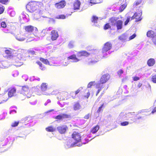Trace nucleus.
Masks as SVG:
<instances>
[{
  "label": "nucleus",
  "instance_id": "nucleus-1",
  "mask_svg": "<svg viewBox=\"0 0 156 156\" xmlns=\"http://www.w3.org/2000/svg\"><path fill=\"white\" fill-rule=\"evenodd\" d=\"M71 136L72 138L74 141L75 144L81 142L82 144H84L88 142L89 141L86 140L85 141H84L83 140H82V136L80 133L76 131L73 132L71 135Z\"/></svg>",
  "mask_w": 156,
  "mask_h": 156
},
{
  "label": "nucleus",
  "instance_id": "nucleus-2",
  "mask_svg": "<svg viewBox=\"0 0 156 156\" xmlns=\"http://www.w3.org/2000/svg\"><path fill=\"white\" fill-rule=\"evenodd\" d=\"M8 141L7 138L0 141V152H3L6 151L7 149L6 146L9 143V141Z\"/></svg>",
  "mask_w": 156,
  "mask_h": 156
},
{
  "label": "nucleus",
  "instance_id": "nucleus-3",
  "mask_svg": "<svg viewBox=\"0 0 156 156\" xmlns=\"http://www.w3.org/2000/svg\"><path fill=\"white\" fill-rule=\"evenodd\" d=\"M110 76L108 73H106L102 75L100 80V83L97 84H100L101 86L103 84L106 83L110 79Z\"/></svg>",
  "mask_w": 156,
  "mask_h": 156
},
{
  "label": "nucleus",
  "instance_id": "nucleus-4",
  "mask_svg": "<svg viewBox=\"0 0 156 156\" xmlns=\"http://www.w3.org/2000/svg\"><path fill=\"white\" fill-rule=\"evenodd\" d=\"M35 5V1H31L27 4L26 5V9L28 12H33L36 11Z\"/></svg>",
  "mask_w": 156,
  "mask_h": 156
},
{
  "label": "nucleus",
  "instance_id": "nucleus-5",
  "mask_svg": "<svg viewBox=\"0 0 156 156\" xmlns=\"http://www.w3.org/2000/svg\"><path fill=\"white\" fill-rule=\"evenodd\" d=\"M35 4L36 5H35L36 11L39 13H41L44 7L43 3L41 2L35 1Z\"/></svg>",
  "mask_w": 156,
  "mask_h": 156
},
{
  "label": "nucleus",
  "instance_id": "nucleus-6",
  "mask_svg": "<svg viewBox=\"0 0 156 156\" xmlns=\"http://www.w3.org/2000/svg\"><path fill=\"white\" fill-rule=\"evenodd\" d=\"M22 93L26 96L27 98L31 96V94L29 88L27 86H24L22 87Z\"/></svg>",
  "mask_w": 156,
  "mask_h": 156
},
{
  "label": "nucleus",
  "instance_id": "nucleus-7",
  "mask_svg": "<svg viewBox=\"0 0 156 156\" xmlns=\"http://www.w3.org/2000/svg\"><path fill=\"white\" fill-rule=\"evenodd\" d=\"M57 129L59 133L64 134L66 132L68 128L67 125H62L58 126Z\"/></svg>",
  "mask_w": 156,
  "mask_h": 156
},
{
  "label": "nucleus",
  "instance_id": "nucleus-8",
  "mask_svg": "<svg viewBox=\"0 0 156 156\" xmlns=\"http://www.w3.org/2000/svg\"><path fill=\"white\" fill-rule=\"evenodd\" d=\"M57 95L58 98L60 100H64L68 98V94L66 92L58 93Z\"/></svg>",
  "mask_w": 156,
  "mask_h": 156
},
{
  "label": "nucleus",
  "instance_id": "nucleus-9",
  "mask_svg": "<svg viewBox=\"0 0 156 156\" xmlns=\"http://www.w3.org/2000/svg\"><path fill=\"white\" fill-rule=\"evenodd\" d=\"M50 35L51 36V39L52 41L56 40L59 37L58 31L54 30L51 31Z\"/></svg>",
  "mask_w": 156,
  "mask_h": 156
},
{
  "label": "nucleus",
  "instance_id": "nucleus-10",
  "mask_svg": "<svg viewBox=\"0 0 156 156\" xmlns=\"http://www.w3.org/2000/svg\"><path fill=\"white\" fill-rule=\"evenodd\" d=\"M66 5V2L65 0H63L56 3L55 4V7L58 9H61L64 8Z\"/></svg>",
  "mask_w": 156,
  "mask_h": 156
},
{
  "label": "nucleus",
  "instance_id": "nucleus-11",
  "mask_svg": "<svg viewBox=\"0 0 156 156\" xmlns=\"http://www.w3.org/2000/svg\"><path fill=\"white\" fill-rule=\"evenodd\" d=\"M135 22H138L141 21L142 19L141 16L142 15V12L141 9H140V10H139L138 12L137 11L135 13Z\"/></svg>",
  "mask_w": 156,
  "mask_h": 156
},
{
  "label": "nucleus",
  "instance_id": "nucleus-12",
  "mask_svg": "<svg viewBox=\"0 0 156 156\" xmlns=\"http://www.w3.org/2000/svg\"><path fill=\"white\" fill-rule=\"evenodd\" d=\"M112 47V44L109 41L107 42L104 45L102 48L105 51H108L111 50Z\"/></svg>",
  "mask_w": 156,
  "mask_h": 156
},
{
  "label": "nucleus",
  "instance_id": "nucleus-13",
  "mask_svg": "<svg viewBox=\"0 0 156 156\" xmlns=\"http://www.w3.org/2000/svg\"><path fill=\"white\" fill-rule=\"evenodd\" d=\"M90 55V54L89 53L84 50L78 51L77 53V56L78 57L82 56L87 57Z\"/></svg>",
  "mask_w": 156,
  "mask_h": 156
},
{
  "label": "nucleus",
  "instance_id": "nucleus-14",
  "mask_svg": "<svg viewBox=\"0 0 156 156\" xmlns=\"http://www.w3.org/2000/svg\"><path fill=\"white\" fill-rule=\"evenodd\" d=\"M16 92V89L15 87H11L8 89V95L9 98L13 96Z\"/></svg>",
  "mask_w": 156,
  "mask_h": 156
},
{
  "label": "nucleus",
  "instance_id": "nucleus-15",
  "mask_svg": "<svg viewBox=\"0 0 156 156\" xmlns=\"http://www.w3.org/2000/svg\"><path fill=\"white\" fill-rule=\"evenodd\" d=\"M26 37L24 34L20 33L16 35V38L19 41H24L26 39Z\"/></svg>",
  "mask_w": 156,
  "mask_h": 156
},
{
  "label": "nucleus",
  "instance_id": "nucleus-16",
  "mask_svg": "<svg viewBox=\"0 0 156 156\" xmlns=\"http://www.w3.org/2000/svg\"><path fill=\"white\" fill-rule=\"evenodd\" d=\"M13 51V50L10 48L5 51V52L7 55L6 57L7 58H13V56L12 54Z\"/></svg>",
  "mask_w": 156,
  "mask_h": 156
},
{
  "label": "nucleus",
  "instance_id": "nucleus-17",
  "mask_svg": "<svg viewBox=\"0 0 156 156\" xmlns=\"http://www.w3.org/2000/svg\"><path fill=\"white\" fill-rule=\"evenodd\" d=\"M67 59L68 60H72L73 62H79L80 60L76 57L75 54L72 55L67 57Z\"/></svg>",
  "mask_w": 156,
  "mask_h": 156
},
{
  "label": "nucleus",
  "instance_id": "nucleus-18",
  "mask_svg": "<svg viewBox=\"0 0 156 156\" xmlns=\"http://www.w3.org/2000/svg\"><path fill=\"white\" fill-rule=\"evenodd\" d=\"M34 28L37 29L36 28L31 25L26 26L24 27V29L26 32L28 33H32L34 31Z\"/></svg>",
  "mask_w": 156,
  "mask_h": 156
},
{
  "label": "nucleus",
  "instance_id": "nucleus-19",
  "mask_svg": "<svg viewBox=\"0 0 156 156\" xmlns=\"http://www.w3.org/2000/svg\"><path fill=\"white\" fill-rule=\"evenodd\" d=\"M143 2H142V0H137L133 4V6L134 8H137L138 6L139 5V7L142 8Z\"/></svg>",
  "mask_w": 156,
  "mask_h": 156
},
{
  "label": "nucleus",
  "instance_id": "nucleus-20",
  "mask_svg": "<svg viewBox=\"0 0 156 156\" xmlns=\"http://www.w3.org/2000/svg\"><path fill=\"white\" fill-rule=\"evenodd\" d=\"M81 2L78 0H76L73 3V9L74 10H78L80 9Z\"/></svg>",
  "mask_w": 156,
  "mask_h": 156
},
{
  "label": "nucleus",
  "instance_id": "nucleus-21",
  "mask_svg": "<svg viewBox=\"0 0 156 156\" xmlns=\"http://www.w3.org/2000/svg\"><path fill=\"white\" fill-rule=\"evenodd\" d=\"M122 23L123 22L121 20H118L116 22L115 25L117 30H120L122 29Z\"/></svg>",
  "mask_w": 156,
  "mask_h": 156
},
{
  "label": "nucleus",
  "instance_id": "nucleus-22",
  "mask_svg": "<svg viewBox=\"0 0 156 156\" xmlns=\"http://www.w3.org/2000/svg\"><path fill=\"white\" fill-rule=\"evenodd\" d=\"M147 37L152 38H154L155 37H156V35L155 33L151 30H149L147 32Z\"/></svg>",
  "mask_w": 156,
  "mask_h": 156
},
{
  "label": "nucleus",
  "instance_id": "nucleus-23",
  "mask_svg": "<svg viewBox=\"0 0 156 156\" xmlns=\"http://www.w3.org/2000/svg\"><path fill=\"white\" fill-rule=\"evenodd\" d=\"M80 89H78L75 92H71L70 94V96L73 99H75L77 97L76 95L80 92Z\"/></svg>",
  "mask_w": 156,
  "mask_h": 156
},
{
  "label": "nucleus",
  "instance_id": "nucleus-24",
  "mask_svg": "<svg viewBox=\"0 0 156 156\" xmlns=\"http://www.w3.org/2000/svg\"><path fill=\"white\" fill-rule=\"evenodd\" d=\"M23 64L22 60L19 59L17 57L15 59V65L16 66H20Z\"/></svg>",
  "mask_w": 156,
  "mask_h": 156
},
{
  "label": "nucleus",
  "instance_id": "nucleus-25",
  "mask_svg": "<svg viewBox=\"0 0 156 156\" xmlns=\"http://www.w3.org/2000/svg\"><path fill=\"white\" fill-rule=\"evenodd\" d=\"M81 108V106L79 102H75L74 104L73 107V109L75 111L79 110Z\"/></svg>",
  "mask_w": 156,
  "mask_h": 156
},
{
  "label": "nucleus",
  "instance_id": "nucleus-26",
  "mask_svg": "<svg viewBox=\"0 0 156 156\" xmlns=\"http://www.w3.org/2000/svg\"><path fill=\"white\" fill-rule=\"evenodd\" d=\"M99 128V126L98 125H97L96 126H94L90 130V133L92 134H94L98 131Z\"/></svg>",
  "mask_w": 156,
  "mask_h": 156
},
{
  "label": "nucleus",
  "instance_id": "nucleus-27",
  "mask_svg": "<svg viewBox=\"0 0 156 156\" xmlns=\"http://www.w3.org/2000/svg\"><path fill=\"white\" fill-rule=\"evenodd\" d=\"M155 62V60L154 59L151 58L147 60V64L148 66H152L154 65Z\"/></svg>",
  "mask_w": 156,
  "mask_h": 156
},
{
  "label": "nucleus",
  "instance_id": "nucleus-28",
  "mask_svg": "<svg viewBox=\"0 0 156 156\" xmlns=\"http://www.w3.org/2000/svg\"><path fill=\"white\" fill-rule=\"evenodd\" d=\"M48 89V84L46 83H43L41 85V90L42 92L46 91Z\"/></svg>",
  "mask_w": 156,
  "mask_h": 156
},
{
  "label": "nucleus",
  "instance_id": "nucleus-29",
  "mask_svg": "<svg viewBox=\"0 0 156 156\" xmlns=\"http://www.w3.org/2000/svg\"><path fill=\"white\" fill-rule=\"evenodd\" d=\"M109 21L111 24L113 26L115 25L116 22L117 21L115 17H112L109 19Z\"/></svg>",
  "mask_w": 156,
  "mask_h": 156
},
{
  "label": "nucleus",
  "instance_id": "nucleus-30",
  "mask_svg": "<svg viewBox=\"0 0 156 156\" xmlns=\"http://www.w3.org/2000/svg\"><path fill=\"white\" fill-rule=\"evenodd\" d=\"M45 129L48 132H53L55 130V128L52 126H50L46 128Z\"/></svg>",
  "mask_w": 156,
  "mask_h": 156
},
{
  "label": "nucleus",
  "instance_id": "nucleus-31",
  "mask_svg": "<svg viewBox=\"0 0 156 156\" xmlns=\"http://www.w3.org/2000/svg\"><path fill=\"white\" fill-rule=\"evenodd\" d=\"M96 88H98V89L97 91L96 95L97 96L98 95V94L100 92V91L101 90L104 88V86L103 85H101V86L100 85V84H96Z\"/></svg>",
  "mask_w": 156,
  "mask_h": 156
},
{
  "label": "nucleus",
  "instance_id": "nucleus-32",
  "mask_svg": "<svg viewBox=\"0 0 156 156\" xmlns=\"http://www.w3.org/2000/svg\"><path fill=\"white\" fill-rule=\"evenodd\" d=\"M102 2L100 0L97 1L96 0H90L89 3L91 4V5H93L100 3Z\"/></svg>",
  "mask_w": 156,
  "mask_h": 156
},
{
  "label": "nucleus",
  "instance_id": "nucleus-33",
  "mask_svg": "<svg viewBox=\"0 0 156 156\" xmlns=\"http://www.w3.org/2000/svg\"><path fill=\"white\" fill-rule=\"evenodd\" d=\"M40 60L44 64L46 65H49V62L47 59H44L42 58H40Z\"/></svg>",
  "mask_w": 156,
  "mask_h": 156
},
{
  "label": "nucleus",
  "instance_id": "nucleus-34",
  "mask_svg": "<svg viewBox=\"0 0 156 156\" xmlns=\"http://www.w3.org/2000/svg\"><path fill=\"white\" fill-rule=\"evenodd\" d=\"M37 64L40 67V69L42 70H44L45 69V67L39 61H37L36 62Z\"/></svg>",
  "mask_w": 156,
  "mask_h": 156
},
{
  "label": "nucleus",
  "instance_id": "nucleus-35",
  "mask_svg": "<svg viewBox=\"0 0 156 156\" xmlns=\"http://www.w3.org/2000/svg\"><path fill=\"white\" fill-rule=\"evenodd\" d=\"M126 4H123L119 8V12H121L123 11L124 9L126 8Z\"/></svg>",
  "mask_w": 156,
  "mask_h": 156
},
{
  "label": "nucleus",
  "instance_id": "nucleus-36",
  "mask_svg": "<svg viewBox=\"0 0 156 156\" xmlns=\"http://www.w3.org/2000/svg\"><path fill=\"white\" fill-rule=\"evenodd\" d=\"M98 18L96 16H93L92 18L91 21L93 23H97Z\"/></svg>",
  "mask_w": 156,
  "mask_h": 156
},
{
  "label": "nucleus",
  "instance_id": "nucleus-37",
  "mask_svg": "<svg viewBox=\"0 0 156 156\" xmlns=\"http://www.w3.org/2000/svg\"><path fill=\"white\" fill-rule=\"evenodd\" d=\"M104 106V104L103 103L98 108L97 110V112L98 113H99L101 112H102L103 110Z\"/></svg>",
  "mask_w": 156,
  "mask_h": 156
},
{
  "label": "nucleus",
  "instance_id": "nucleus-38",
  "mask_svg": "<svg viewBox=\"0 0 156 156\" xmlns=\"http://www.w3.org/2000/svg\"><path fill=\"white\" fill-rule=\"evenodd\" d=\"M62 119L69 118L71 117L70 115L67 114H63L62 115Z\"/></svg>",
  "mask_w": 156,
  "mask_h": 156
},
{
  "label": "nucleus",
  "instance_id": "nucleus-39",
  "mask_svg": "<svg viewBox=\"0 0 156 156\" xmlns=\"http://www.w3.org/2000/svg\"><path fill=\"white\" fill-rule=\"evenodd\" d=\"M9 1V0H0V3L3 5H6Z\"/></svg>",
  "mask_w": 156,
  "mask_h": 156
},
{
  "label": "nucleus",
  "instance_id": "nucleus-40",
  "mask_svg": "<svg viewBox=\"0 0 156 156\" xmlns=\"http://www.w3.org/2000/svg\"><path fill=\"white\" fill-rule=\"evenodd\" d=\"M85 91H87V92L86 94L84 95V97L85 98L87 99L89 97L90 95V93L89 90H87V89H86Z\"/></svg>",
  "mask_w": 156,
  "mask_h": 156
},
{
  "label": "nucleus",
  "instance_id": "nucleus-41",
  "mask_svg": "<svg viewBox=\"0 0 156 156\" xmlns=\"http://www.w3.org/2000/svg\"><path fill=\"white\" fill-rule=\"evenodd\" d=\"M66 18V16L65 15L63 14L58 15L56 17V18L58 19H65Z\"/></svg>",
  "mask_w": 156,
  "mask_h": 156
},
{
  "label": "nucleus",
  "instance_id": "nucleus-42",
  "mask_svg": "<svg viewBox=\"0 0 156 156\" xmlns=\"http://www.w3.org/2000/svg\"><path fill=\"white\" fill-rule=\"evenodd\" d=\"M30 120V118L29 117H26L23 118L22 121L24 123H27Z\"/></svg>",
  "mask_w": 156,
  "mask_h": 156
},
{
  "label": "nucleus",
  "instance_id": "nucleus-43",
  "mask_svg": "<svg viewBox=\"0 0 156 156\" xmlns=\"http://www.w3.org/2000/svg\"><path fill=\"white\" fill-rule=\"evenodd\" d=\"M151 80L153 83H156V74L152 76Z\"/></svg>",
  "mask_w": 156,
  "mask_h": 156
},
{
  "label": "nucleus",
  "instance_id": "nucleus-44",
  "mask_svg": "<svg viewBox=\"0 0 156 156\" xmlns=\"http://www.w3.org/2000/svg\"><path fill=\"white\" fill-rule=\"evenodd\" d=\"M103 27L104 30H107L109 28H111V26L109 23H108L105 24L104 26Z\"/></svg>",
  "mask_w": 156,
  "mask_h": 156
},
{
  "label": "nucleus",
  "instance_id": "nucleus-45",
  "mask_svg": "<svg viewBox=\"0 0 156 156\" xmlns=\"http://www.w3.org/2000/svg\"><path fill=\"white\" fill-rule=\"evenodd\" d=\"M96 62H97L96 61L90 59L88 62V65H92L95 63Z\"/></svg>",
  "mask_w": 156,
  "mask_h": 156
},
{
  "label": "nucleus",
  "instance_id": "nucleus-46",
  "mask_svg": "<svg viewBox=\"0 0 156 156\" xmlns=\"http://www.w3.org/2000/svg\"><path fill=\"white\" fill-rule=\"evenodd\" d=\"M108 51H105L104 50L103 48H102V55L103 57H105L107 55V52Z\"/></svg>",
  "mask_w": 156,
  "mask_h": 156
},
{
  "label": "nucleus",
  "instance_id": "nucleus-47",
  "mask_svg": "<svg viewBox=\"0 0 156 156\" xmlns=\"http://www.w3.org/2000/svg\"><path fill=\"white\" fill-rule=\"evenodd\" d=\"M5 9V7L3 5H1L0 6V14L2 13Z\"/></svg>",
  "mask_w": 156,
  "mask_h": 156
},
{
  "label": "nucleus",
  "instance_id": "nucleus-48",
  "mask_svg": "<svg viewBox=\"0 0 156 156\" xmlns=\"http://www.w3.org/2000/svg\"><path fill=\"white\" fill-rule=\"evenodd\" d=\"M129 124V122L127 121H124L120 123V125L121 126H124L128 125Z\"/></svg>",
  "mask_w": 156,
  "mask_h": 156
},
{
  "label": "nucleus",
  "instance_id": "nucleus-49",
  "mask_svg": "<svg viewBox=\"0 0 156 156\" xmlns=\"http://www.w3.org/2000/svg\"><path fill=\"white\" fill-rule=\"evenodd\" d=\"M19 124V122H15L12 124L11 126L12 127H15L17 126Z\"/></svg>",
  "mask_w": 156,
  "mask_h": 156
},
{
  "label": "nucleus",
  "instance_id": "nucleus-50",
  "mask_svg": "<svg viewBox=\"0 0 156 156\" xmlns=\"http://www.w3.org/2000/svg\"><path fill=\"white\" fill-rule=\"evenodd\" d=\"M55 118L58 120H61L62 119V115H58L55 116Z\"/></svg>",
  "mask_w": 156,
  "mask_h": 156
},
{
  "label": "nucleus",
  "instance_id": "nucleus-51",
  "mask_svg": "<svg viewBox=\"0 0 156 156\" xmlns=\"http://www.w3.org/2000/svg\"><path fill=\"white\" fill-rule=\"evenodd\" d=\"M94 83V82H90L88 84L87 86V88H91L92 85H93V83Z\"/></svg>",
  "mask_w": 156,
  "mask_h": 156
},
{
  "label": "nucleus",
  "instance_id": "nucleus-52",
  "mask_svg": "<svg viewBox=\"0 0 156 156\" xmlns=\"http://www.w3.org/2000/svg\"><path fill=\"white\" fill-rule=\"evenodd\" d=\"M140 113L141 112H138V113L137 115H136V117L135 119V120H139L142 119V117L141 116H138L139 114V113Z\"/></svg>",
  "mask_w": 156,
  "mask_h": 156
},
{
  "label": "nucleus",
  "instance_id": "nucleus-53",
  "mask_svg": "<svg viewBox=\"0 0 156 156\" xmlns=\"http://www.w3.org/2000/svg\"><path fill=\"white\" fill-rule=\"evenodd\" d=\"M1 26L3 28H5L6 27L5 22H2L1 23Z\"/></svg>",
  "mask_w": 156,
  "mask_h": 156
},
{
  "label": "nucleus",
  "instance_id": "nucleus-54",
  "mask_svg": "<svg viewBox=\"0 0 156 156\" xmlns=\"http://www.w3.org/2000/svg\"><path fill=\"white\" fill-rule=\"evenodd\" d=\"M123 73V71L122 69H120V70H119L118 71V72H117L119 76H120Z\"/></svg>",
  "mask_w": 156,
  "mask_h": 156
},
{
  "label": "nucleus",
  "instance_id": "nucleus-55",
  "mask_svg": "<svg viewBox=\"0 0 156 156\" xmlns=\"http://www.w3.org/2000/svg\"><path fill=\"white\" fill-rule=\"evenodd\" d=\"M130 21V18L129 17H128L127 18L126 21L124 23V25H126Z\"/></svg>",
  "mask_w": 156,
  "mask_h": 156
},
{
  "label": "nucleus",
  "instance_id": "nucleus-56",
  "mask_svg": "<svg viewBox=\"0 0 156 156\" xmlns=\"http://www.w3.org/2000/svg\"><path fill=\"white\" fill-rule=\"evenodd\" d=\"M136 34H133L132 35H131V36L129 37V40H131L133 39L136 37Z\"/></svg>",
  "mask_w": 156,
  "mask_h": 156
},
{
  "label": "nucleus",
  "instance_id": "nucleus-57",
  "mask_svg": "<svg viewBox=\"0 0 156 156\" xmlns=\"http://www.w3.org/2000/svg\"><path fill=\"white\" fill-rule=\"evenodd\" d=\"M133 80L134 81H136L140 79L139 77L137 76H134L133 77Z\"/></svg>",
  "mask_w": 156,
  "mask_h": 156
},
{
  "label": "nucleus",
  "instance_id": "nucleus-58",
  "mask_svg": "<svg viewBox=\"0 0 156 156\" xmlns=\"http://www.w3.org/2000/svg\"><path fill=\"white\" fill-rule=\"evenodd\" d=\"M90 116V114L89 113L86 115L84 117V118L86 119H88Z\"/></svg>",
  "mask_w": 156,
  "mask_h": 156
},
{
  "label": "nucleus",
  "instance_id": "nucleus-59",
  "mask_svg": "<svg viewBox=\"0 0 156 156\" xmlns=\"http://www.w3.org/2000/svg\"><path fill=\"white\" fill-rule=\"evenodd\" d=\"M68 46L69 48H72L73 47L74 45L72 43L70 42Z\"/></svg>",
  "mask_w": 156,
  "mask_h": 156
},
{
  "label": "nucleus",
  "instance_id": "nucleus-60",
  "mask_svg": "<svg viewBox=\"0 0 156 156\" xmlns=\"http://www.w3.org/2000/svg\"><path fill=\"white\" fill-rule=\"evenodd\" d=\"M155 112H156V106L154 108L151 112V113L153 114Z\"/></svg>",
  "mask_w": 156,
  "mask_h": 156
},
{
  "label": "nucleus",
  "instance_id": "nucleus-61",
  "mask_svg": "<svg viewBox=\"0 0 156 156\" xmlns=\"http://www.w3.org/2000/svg\"><path fill=\"white\" fill-rule=\"evenodd\" d=\"M152 41L154 44L156 45V39L154 38H153L152 39Z\"/></svg>",
  "mask_w": 156,
  "mask_h": 156
},
{
  "label": "nucleus",
  "instance_id": "nucleus-62",
  "mask_svg": "<svg viewBox=\"0 0 156 156\" xmlns=\"http://www.w3.org/2000/svg\"><path fill=\"white\" fill-rule=\"evenodd\" d=\"M142 85V84L141 83H139L137 85V87L140 88L141 87Z\"/></svg>",
  "mask_w": 156,
  "mask_h": 156
},
{
  "label": "nucleus",
  "instance_id": "nucleus-63",
  "mask_svg": "<svg viewBox=\"0 0 156 156\" xmlns=\"http://www.w3.org/2000/svg\"><path fill=\"white\" fill-rule=\"evenodd\" d=\"M135 13L131 17V20H133L134 19H135Z\"/></svg>",
  "mask_w": 156,
  "mask_h": 156
},
{
  "label": "nucleus",
  "instance_id": "nucleus-64",
  "mask_svg": "<svg viewBox=\"0 0 156 156\" xmlns=\"http://www.w3.org/2000/svg\"><path fill=\"white\" fill-rule=\"evenodd\" d=\"M103 93H101L100 96L98 98V99H99V98L100 99L101 97L103 95Z\"/></svg>",
  "mask_w": 156,
  "mask_h": 156
}]
</instances>
